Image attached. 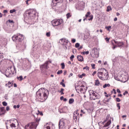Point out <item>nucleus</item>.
<instances>
[{
  "label": "nucleus",
  "instance_id": "2eb2a0df",
  "mask_svg": "<svg viewBox=\"0 0 129 129\" xmlns=\"http://www.w3.org/2000/svg\"><path fill=\"white\" fill-rule=\"evenodd\" d=\"M48 63L49 62L48 61H46L44 64H42L40 66V68L47 69V67H48Z\"/></svg>",
  "mask_w": 129,
  "mask_h": 129
},
{
  "label": "nucleus",
  "instance_id": "a19ab883",
  "mask_svg": "<svg viewBox=\"0 0 129 129\" xmlns=\"http://www.w3.org/2000/svg\"><path fill=\"white\" fill-rule=\"evenodd\" d=\"M97 49L96 48H94L92 49V51L93 53V52L95 53V51H97Z\"/></svg>",
  "mask_w": 129,
  "mask_h": 129
},
{
  "label": "nucleus",
  "instance_id": "c85d7f7f",
  "mask_svg": "<svg viewBox=\"0 0 129 129\" xmlns=\"http://www.w3.org/2000/svg\"><path fill=\"white\" fill-rule=\"evenodd\" d=\"M10 14H13V13H16V10L13 9L10 11Z\"/></svg>",
  "mask_w": 129,
  "mask_h": 129
},
{
  "label": "nucleus",
  "instance_id": "680f3d73",
  "mask_svg": "<svg viewBox=\"0 0 129 129\" xmlns=\"http://www.w3.org/2000/svg\"><path fill=\"white\" fill-rule=\"evenodd\" d=\"M117 92L118 93H120V90H119V89H117Z\"/></svg>",
  "mask_w": 129,
  "mask_h": 129
},
{
  "label": "nucleus",
  "instance_id": "f704fd0d",
  "mask_svg": "<svg viewBox=\"0 0 129 129\" xmlns=\"http://www.w3.org/2000/svg\"><path fill=\"white\" fill-rule=\"evenodd\" d=\"M67 19H69V18H70V17H71V15L70 14V13H68L67 15Z\"/></svg>",
  "mask_w": 129,
  "mask_h": 129
},
{
  "label": "nucleus",
  "instance_id": "20e7f679",
  "mask_svg": "<svg viewBox=\"0 0 129 129\" xmlns=\"http://www.w3.org/2000/svg\"><path fill=\"white\" fill-rule=\"evenodd\" d=\"M67 122L68 120L66 119H61L59 120L58 123L59 129H65L66 126H67Z\"/></svg>",
  "mask_w": 129,
  "mask_h": 129
},
{
  "label": "nucleus",
  "instance_id": "72a5a7b5",
  "mask_svg": "<svg viewBox=\"0 0 129 129\" xmlns=\"http://www.w3.org/2000/svg\"><path fill=\"white\" fill-rule=\"evenodd\" d=\"M74 114L75 115H79V113H78V111H76L74 112Z\"/></svg>",
  "mask_w": 129,
  "mask_h": 129
},
{
  "label": "nucleus",
  "instance_id": "ddd939ff",
  "mask_svg": "<svg viewBox=\"0 0 129 129\" xmlns=\"http://www.w3.org/2000/svg\"><path fill=\"white\" fill-rule=\"evenodd\" d=\"M52 2L53 6H56V5L59 4V3H62L63 0H52Z\"/></svg>",
  "mask_w": 129,
  "mask_h": 129
},
{
  "label": "nucleus",
  "instance_id": "864d4df0",
  "mask_svg": "<svg viewBox=\"0 0 129 129\" xmlns=\"http://www.w3.org/2000/svg\"><path fill=\"white\" fill-rule=\"evenodd\" d=\"M6 110L7 111H9V110H10V107L9 106L6 107Z\"/></svg>",
  "mask_w": 129,
  "mask_h": 129
},
{
  "label": "nucleus",
  "instance_id": "473e14b6",
  "mask_svg": "<svg viewBox=\"0 0 129 129\" xmlns=\"http://www.w3.org/2000/svg\"><path fill=\"white\" fill-rule=\"evenodd\" d=\"M63 91H64V89L61 88L60 92L61 95L64 94V93L63 92Z\"/></svg>",
  "mask_w": 129,
  "mask_h": 129
},
{
  "label": "nucleus",
  "instance_id": "a878e982",
  "mask_svg": "<svg viewBox=\"0 0 129 129\" xmlns=\"http://www.w3.org/2000/svg\"><path fill=\"white\" fill-rule=\"evenodd\" d=\"M17 79H19L20 81H22L23 80V76H20L19 77H17Z\"/></svg>",
  "mask_w": 129,
  "mask_h": 129
},
{
  "label": "nucleus",
  "instance_id": "1a4fd4ad",
  "mask_svg": "<svg viewBox=\"0 0 129 129\" xmlns=\"http://www.w3.org/2000/svg\"><path fill=\"white\" fill-rule=\"evenodd\" d=\"M90 99L91 100H95V99H99L100 96L97 93H95L94 91H93L92 93L90 94Z\"/></svg>",
  "mask_w": 129,
  "mask_h": 129
},
{
  "label": "nucleus",
  "instance_id": "3c124183",
  "mask_svg": "<svg viewBox=\"0 0 129 129\" xmlns=\"http://www.w3.org/2000/svg\"><path fill=\"white\" fill-rule=\"evenodd\" d=\"M14 86V84H11V86H9L8 87L9 88H11V87H13Z\"/></svg>",
  "mask_w": 129,
  "mask_h": 129
},
{
  "label": "nucleus",
  "instance_id": "79ce46f5",
  "mask_svg": "<svg viewBox=\"0 0 129 129\" xmlns=\"http://www.w3.org/2000/svg\"><path fill=\"white\" fill-rule=\"evenodd\" d=\"M83 70H85V69H86V70H89V68H88V67H86L83 68Z\"/></svg>",
  "mask_w": 129,
  "mask_h": 129
},
{
  "label": "nucleus",
  "instance_id": "c03bdc74",
  "mask_svg": "<svg viewBox=\"0 0 129 129\" xmlns=\"http://www.w3.org/2000/svg\"><path fill=\"white\" fill-rule=\"evenodd\" d=\"M110 38L106 37L105 38V40L107 41V42H109V40Z\"/></svg>",
  "mask_w": 129,
  "mask_h": 129
},
{
  "label": "nucleus",
  "instance_id": "e2e57ef3",
  "mask_svg": "<svg viewBox=\"0 0 129 129\" xmlns=\"http://www.w3.org/2000/svg\"><path fill=\"white\" fill-rule=\"evenodd\" d=\"M116 21H117V18L116 17L114 19V22H116Z\"/></svg>",
  "mask_w": 129,
  "mask_h": 129
},
{
  "label": "nucleus",
  "instance_id": "4be33fe9",
  "mask_svg": "<svg viewBox=\"0 0 129 129\" xmlns=\"http://www.w3.org/2000/svg\"><path fill=\"white\" fill-rule=\"evenodd\" d=\"M110 85L109 84H105L103 86V88H106V87H110Z\"/></svg>",
  "mask_w": 129,
  "mask_h": 129
},
{
  "label": "nucleus",
  "instance_id": "a211bd4d",
  "mask_svg": "<svg viewBox=\"0 0 129 129\" xmlns=\"http://www.w3.org/2000/svg\"><path fill=\"white\" fill-rule=\"evenodd\" d=\"M110 11H112V8H111V6H108L107 7L106 12H110Z\"/></svg>",
  "mask_w": 129,
  "mask_h": 129
},
{
  "label": "nucleus",
  "instance_id": "423d86ee",
  "mask_svg": "<svg viewBox=\"0 0 129 129\" xmlns=\"http://www.w3.org/2000/svg\"><path fill=\"white\" fill-rule=\"evenodd\" d=\"M26 14L27 17H29L30 19H32L33 18H35L36 15H37V12L35 9H30Z\"/></svg>",
  "mask_w": 129,
  "mask_h": 129
},
{
  "label": "nucleus",
  "instance_id": "f8f14e48",
  "mask_svg": "<svg viewBox=\"0 0 129 129\" xmlns=\"http://www.w3.org/2000/svg\"><path fill=\"white\" fill-rule=\"evenodd\" d=\"M82 87H84V85H82L81 86H76L75 88L77 92L78 91H83V89Z\"/></svg>",
  "mask_w": 129,
  "mask_h": 129
},
{
  "label": "nucleus",
  "instance_id": "f3484780",
  "mask_svg": "<svg viewBox=\"0 0 129 129\" xmlns=\"http://www.w3.org/2000/svg\"><path fill=\"white\" fill-rule=\"evenodd\" d=\"M77 59L78 61H80V62H82V61H83V57L81 55H78Z\"/></svg>",
  "mask_w": 129,
  "mask_h": 129
},
{
  "label": "nucleus",
  "instance_id": "37998d69",
  "mask_svg": "<svg viewBox=\"0 0 129 129\" xmlns=\"http://www.w3.org/2000/svg\"><path fill=\"white\" fill-rule=\"evenodd\" d=\"M83 53L86 54V55H88V54H89V51H85Z\"/></svg>",
  "mask_w": 129,
  "mask_h": 129
},
{
  "label": "nucleus",
  "instance_id": "aec40b11",
  "mask_svg": "<svg viewBox=\"0 0 129 129\" xmlns=\"http://www.w3.org/2000/svg\"><path fill=\"white\" fill-rule=\"evenodd\" d=\"M73 102H74V99L71 98V99H69V103L70 104H72V103H73Z\"/></svg>",
  "mask_w": 129,
  "mask_h": 129
},
{
  "label": "nucleus",
  "instance_id": "bf43d9fd",
  "mask_svg": "<svg viewBox=\"0 0 129 129\" xmlns=\"http://www.w3.org/2000/svg\"><path fill=\"white\" fill-rule=\"evenodd\" d=\"M40 113H41V112H40V110H38V113H36L37 115H38Z\"/></svg>",
  "mask_w": 129,
  "mask_h": 129
},
{
  "label": "nucleus",
  "instance_id": "9d476101",
  "mask_svg": "<svg viewBox=\"0 0 129 129\" xmlns=\"http://www.w3.org/2000/svg\"><path fill=\"white\" fill-rule=\"evenodd\" d=\"M114 42L115 44H116V45H114L113 44V47H112L113 50H114L115 48H117V47H119V48H120L121 47H122L123 46V42L121 41H116L115 40H114Z\"/></svg>",
  "mask_w": 129,
  "mask_h": 129
},
{
  "label": "nucleus",
  "instance_id": "7ed1b4c3",
  "mask_svg": "<svg viewBox=\"0 0 129 129\" xmlns=\"http://www.w3.org/2000/svg\"><path fill=\"white\" fill-rule=\"evenodd\" d=\"M41 120L40 118H36L35 122L29 123L27 125H25V129H36L37 126L39 125V122Z\"/></svg>",
  "mask_w": 129,
  "mask_h": 129
},
{
  "label": "nucleus",
  "instance_id": "a18cd8bd",
  "mask_svg": "<svg viewBox=\"0 0 129 129\" xmlns=\"http://www.w3.org/2000/svg\"><path fill=\"white\" fill-rule=\"evenodd\" d=\"M75 42H76V39H75V38H73L72 39V43H75Z\"/></svg>",
  "mask_w": 129,
  "mask_h": 129
},
{
  "label": "nucleus",
  "instance_id": "2f4dec72",
  "mask_svg": "<svg viewBox=\"0 0 129 129\" xmlns=\"http://www.w3.org/2000/svg\"><path fill=\"white\" fill-rule=\"evenodd\" d=\"M62 73H63V71H62V70L58 71L57 72V75L62 74Z\"/></svg>",
  "mask_w": 129,
  "mask_h": 129
},
{
  "label": "nucleus",
  "instance_id": "39448f33",
  "mask_svg": "<svg viewBox=\"0 0 129 129\" xmlns=\"http://www.w3.org/2000/svg\"><path fill=\"white\" fill-rule=\"evenodd\" d=\"M12 40L14 42H16V43L22 42L23 40V35L21 34L15 35L12 37Z\"/></svg>",
  "mask_w": 129,
  "mask_h": 129
},
{
  "label": "nucleus",
  "instance_id": "4468645a",
  "mask_svg": "<svg viewBox=\"0 0 129 129\" xmlns=\"http://www.w3.org/2000/svg\"><path fill=\"white\" fill-rule=\"evenodd\" d=\"M6 113V110H5V107H0V115H3Z\"/></svg>",
  "mask_w": 129,
  "mask_h": 129
},
{
  "label": "nucleus",
  "instance_id": "6ab92c4d",
  "mask_svg": "<svg viewBox=\"0 0 129 129\" xmlns=\"http://www.w3.org/2000/svg\"><path fill=\"white\" fill-rule=\"evenodd\" d=\"M99 84H100V82L98 80H96L95 82V85L96 86H99Z\"/></svg>",
  "mask_w": 129,
  "mask_h": 129
},
{
  "label": "nucleus",
  "instance_id": "774afa93",
  "mask_svg": "<svg viewBox=\"0 0 129 129\" xmlns=\"http://www.w3.org/2000/svg\"><path fill=\"white\" fill-rule=\"evenodd\" d=\"M17 84H16V83L14 84V87H17Z\"/></svg>",
  "mask_w": 129,
  "mask_h": 129
},
{
  "label": "nucleus",
  "instance_id": "bb28decb",
  "mask_svg": "<svg viewBox=\"0 0 129 129\" xmlns=\"http://www.w3.org/2000/svg\"><path fill=\"white\" fill-rule=\"evenodd\" d=\"M77 117H78V115L74 114V119L76 120V121L77 120Z\"/></svg>",
  "mask_w": 129,
  "mask_h": 129
},
{
  "label": "nucleus",
  "instance_id": "0eeeda50",
  "mask_svg": "<svg viewBox=\"0 0 129 129\" xmlns=\"http://www.w3.org/2000/svg\"><path fill=\"white\" fill-rule=\"evenodd\" d=\"M52 25L53 27H58L60 26L63 23V20L62 19H54L51 22Z\"/></svg>",
  "mask_w": 129,
  "mask_h": 129
},
{
  "label": "nucleus",
  "instance_id": "5fc2aeb1",
  "mask_svg": "<svg viewBox=\"0 0 129 129\" xmlns=\"http://www.w3.org/2000/svg\"><path fill=\"white\" fill-rule=\"evenodd\" d=\"M83 91H86V89H85V86H84V87H82Z\"/></svg>",
  "mask_w": 129,
  "mask_h": 129
},
{
  "label": "nucleus",
  "instance_id": "8fccbe9b",
  "mask_svg": "<svg viewBox=\"0 0 129 129\" xmlns=\"http://www.w3.org/2000/svg\"><path fill=\"white\" fill-rule=\"evenodd\" d=\"M71 76H73V73H70V75L68 76L69 78H70Z\"/></svg>",
  "mask_w": 129,
  "mask_h": 129
},
{
  "label": "nucleus",
  "instance_id": "9b49d317",
  "mask_svg": "<svg viewBox=\"0 0 129 129\" xmlns=\"http://www.w3.org/2000/svg\"><path fill=\"white\" fill-rule=\"evenodd\" d=\"M60 41L61 44L63 45V46H66V45L69 43V41H68L66 38H62Z\"/></svg>",
  "mask_w": 129,
  "mask_h": 129
},
{
  "label": "nucleus",
  "instance_id": "0e129e2a",
  "mask_svg": "<svg viewBox=\"0 0 129 129\" xmlns=\"http://www.w3.org/2000/svg\"><path fill=\"white\" fill-rule=\"evenodd\" d=\"M46 129H51V127L49 126H47Z\"/></svg>",
  "mask_w": 129,
  "mask_h": 129
},
{
  "label": "nucleus",
  "instance_id": "c756f323",
  "mask_svg": "<svg viewBox=\"0 0 129 129\" xmlns=\"http://www.w3.org/2000/svg\"><path fill=\"white\" fill-rule=\"evenodd\" d=\"M79 46H80V44H79V43H76L75 44L76 48H79Z\"/></svg>",
  "mask_w": 129,
  "mask_h": 129
},
{
  "label": "nucleus",
  "instance_id": "052dcab7",
  "mask_svg": "<svg viewBox=\"0 0 129 129\" xmlns=\"http://www.w3.org/2000/svg\"><path fill=\"white\" fill-rule=\"evenodd\" d=\"M67 74V71H64L63 73V75H66Z\"/></svg>",
  "mask_w": 129,
  "mask_h": 129
},
{
  "label": "nucleus",
  "instance_id": "58836bf2",
  "mask_svg": "<svg viewBox=\"0 0 129 129\" xmlns=\"http://www.w3.org/2000/svg\"><path fill=\"white\" fill-rule=\"evenodd\" d=\"M116 101H117V102H120L121 101L120 99H119V98H116Z\"/></svg>",
  "mask_w": 129,
  "mask_h": 129
},
{
  "label": "nucleus",
  "instance_id": "7c9ffc66",
  "mask_svg": "<svg viewBox=\"0 0 129 129\" xmlns=\"http://www.w3.org/2000/svg\"><path fill=\"white\" fill-rule=\"evenodd\" d=\"M86 75L85 74H82V75H79V78H83V76H85Z\"/></svg>",
  "mask_w": 129,
  "mask_h": 129
},
{
  "label": "nucleus",
  "instance_id": "e433bc0d",
  "mask_svg": "<svg viewBox=\"0 0 129 129\" xmlns=\"http://www.w3.org/2000/svg\"><path fill=\"white\" fill-rule=\"evenodd\" d=\"M116 106H117V107H118V109H120V105L119 103H117Z\"/></svg>",
  "mask_w": 129,
  "mask_h": 129
},
{
  "label": "nucleus",
  "instance_id": "412c9836",
  "mask_svg": "<svg viewBox=\"0 0 129 129\" xmlns=\"http://www.w3.org/2000/svg\"><path fill=\"white\" fill-rule=\"evenodd\" d=\"M10 126H11V127H12V128H15L17 127V126H16V124L14 123H12V124H11Z\"/></svg>",
  "mask_w": 129,
  "mask_h": 129
},
{
  "label": "nucleus",
  "instance_id": "6e6d98bb",
  "mask_svg": "<svg viewBox=\"0 0 129 129\" xmlns=\"http://www.w3.org/2000/svg\"><path fill=\"white\" fill-rule=\"evenodd\" d=\"M93 19V16L91 17L90 19H88V21H91V20Z\"/></svg>",
  "mask_w": 129,
  "mask_h": 129
},
{
  "label": "nucleus",
  "instance_id": "603ef678",
  "mask_svg": "<svg viewBox=\"0 0 129 129\" xmlns=\"http://www.w3.org/2000/svg\"><path fill=\"white\" fill-rule=\"evenodd\" d=\"M128 93V92H127V91H125V92L123 93V95H126V94H127Z\"/></svg>",
  "mask_w": 129,
  "mask_h": 129
},
{
  "label": "nucleus",
  "instance_id": "69168bd1",
  "mask_svg": "<svg viewBox=\"0 0 129 129\" xmlns=\"http://www.w3.org/2000/svg\"><path fill=\"white\" fill-rule=\"evenodd\" d=\"M81 112H82V113H85V112H84L83 110H81Z\"/></svg>",
  "mask_w": 129,
  "mask_h": 129
},
{
  "label": "nucleus",
  "instance_id": "6e6552de",
  "mask_svg": "<svg viewBox=\"0 0 129 129\" xmlns=\"http://www.w3.org/2000/svg\"><path fill=\"white\" fill-rule=\"evenodd\" d=\"M17 71L16 70V68L15 67H10L8 68V71H6V73H8V75H14L15 73H16Z\"/></svg>",
  "mask_w": 129,
  "mask_h": 129
},
{
  "label": "nucleus",
  "instance_id": "ea45409f",
  "mask_svg": "<svg viewBox=\"0 0 129 129\" xmlns=\"http://www.w3.org/2000/svg\"><path fill=\"white\" fill-rule=\"evenodd\" d=\"M91 67H92L93 69H95V64H91Z\"/></svg>",
  "mask_w": 129,
  "mask_h": 129
},
{
  "label": "nucleus",
  "instance_id": "b1692460",
  "mask_svg": "<svg viewBox=\"0 0 129 129\" xmlns=\"http://www.w3.org/2000/svg\"><path fill=\"white\" fill-rule=\"evenodd\" d=\"M91 14V13H90V12H87V14L85 15L86 18H88V17H89V16H90Z\"/></svg>",
  "mask_w": 129,
  "mask_h": 129
},
{
  "label": "nucleus",
  "instance_id": "393cba45",
  "mask_svg": "<svg viewBox=\"0 0 129 129\" xmlns=\"http://www.w3.org/2000/svg\"><path fill=\"white\" fill-rule=\"evenodd\" d=\"M105 29H106L107 31H110V29H111V26H106L105 27Z\"/></svg>",
  "mask_w": 129,
  "mask_h": 129
},
{
  "label": "nucleus",
  "instance_id": "4c0bfd02",
  "mask_svg": "<svg viewBox=\"0 0 129 129\" xmlns=\"http://www.w3.org/2000/svg\"><path fill=\"white\" fill-rule=\"evenodd\" d=\"M75 57L74 55H72L70 58L71 61H73V58Z\"/></svg>",
  "mask_w": 129,
  "mask_h": 129
},
{
  "label": "nucleus",
  "instance_id": "49530a36",
  "mask_svg": "<svg viewBox=\"0 0 129 129\" xmlns=\"http://www.w3.org/2000/svg\"><path fill=\"white\" fill-rule=\"evenodd\" d=\"M0 58L1 59L4 58V55H3V53L0 52Z\"/></svg>",
  "mask_w": 129,
  "mask_h": 129
},
{
  "label": "nucleus",
  "instance_id": "cd10ccee",
  "mask_svg": "<svg viewBox=\"0 0 129 129\" xmlns=\"http://www.w3.org/2000/svg\"><path fill=\"white\" fill-rule=\"evenodd\" d=\"M46 37H50L51 32H47L46 34Z\"/></svg>",
  "mask_w": 129,
  "mask_h": 129
},
{
  "label": "nucleus",
  "instance_id": "4d7b16f0",
  "mask_svg": "<svg viewBox=\"0 0 129 129\" xmlns=\"http://www.w3.org/2000/svg\"><path fill=\"white\" fill-rule=\"evenodd\" d=\"M113 91L114 92V94H116V91H115V89H113Z\"/></svg>",
  "mask_w": 129,
  "mask_h": 129
},
{
  "label": "nucleus",
  "instance_id": "de8ad7c7",
  "mask_svg": "<svg viewBox=\"0 0 129 129\" xmlns=\"http://www.w3.org/2000/svg\"><path fill=\"white\" fill-rule=\"evenodd\" d=\"M60 85H62L63 87H65V84L63 83V82H60Z\"/></svg>",
  "mask_w": 129,
  "mask_h": 129
},
{
  "label": "nucleus",
  "instance_id": "338daca9",
  "mask_svg": "<svg viewBox=\"0 0 129 129\" xmlns=\"http://www.w3.org/2000/svg\"><path fill=\"white\" fill-rule=\"evenodd\" d=\"M82 48H83V46H81L79 48V50H81V49H82Z\"/></svg>",
  "mask_w": 129,
  "mask_h": 129
},
{
  "label": "nucleus",
  "instance_id": "f257e3e1",
  "mask_svg": "<svg viewBox=\"0 0 129 129\" xmlns=\"http://www.w3.org/2000/svg\"><path fill=\"white\" fill-rule=\"evenodd\" d=\"M49 95V91L41 88L36 92V96L37 98L41 100V102L46 101Z\"/></svg>",
  "mask_w": 129,
  "mask_h": 129
},
{
  "label": "nucleus",
  "instance_id": "13d9d810",
  "mask_svg": "<svg viewBox=\"0 0 129 129\" xmlns=\"http://www.w3.org/2000/svg\"><path fill=\"white\" fill-rule=\"evenodd\" d=\"M95 74H96V71L93 72V73L92 74L93 76H94Z\"/></svg>",
  "mask_w": 129,
  "mask_h": 129
},
{
  "label": "nucleus",
  "instance_id": "c9c22d12",
  "mask_svg": "<svg viewBox=\"0 0 129 129\" xmlns=\"http://www.w3.org/2000/svg\"><path fill=\"white\" fill-rule=\"evenodd\" d=\"M3 105H4V106H7V105H8V103L4 101L3 102Z\"/></svg>",
  "mask_w": 129,
  "mask_h": 129
},
{
  "label": "nucleus",
  "instance_id": "5701e85b",
  "mask_svg": "<svg viewBox=\"0 0 129 129\" xmlns=\"http://www.w3.org/2000/svg\"><path fill=\"white\" fill-rule=\"evenodd\" d=\"M61 66V69H64L65 68V63H64V62H62L60 64Z\"/></svg>",
  "mask_w": 129,
  "mask_h": 129
},
{
  "label": "nucleus",
  "instance_id": "09e8293b",
  "mask_svg": "<svg viewBox=\"0 0 129 129\" xmlns=\"http://www.w3.org/2000/svg\"><path fill=\"white\" fill-rule=\"evenodd\" d=\"M114 79H115L116 80H117L118 81H119V80H120L119 79H118V77H114Z\"/></svg>",
  "mask_w": 129,
  "mask_h": 129
},
{
  "label": "nucleus",
  "instance_id": "dca6fc26",
  "mask_svg": "<svg viewBox=\"0 0 129 129\" xmlns=\"http://www.w3.org/2000/svg\"><path fill=\"white\" fill-rule=\"evenodd\" d=\"M111 123V121L109 120L107 123L103 126V128H105V127H107Z\"/></svg>",
  "mask_w": 129,
  "mask_h": 129
},
{
  "label": "nucleus",
  "instance_id": "f03ea898",
  "mask_svg": "<svg viewBox=\"0 0 129 129\" xmlns=\"http://www.w3.org/2000/svg\"><path fill=\"white\" fill-rule=\"evenodd\" d=\"M101 70H102L103 72H99V71H98V77L101 80H107L109 77L107 71L105 69H101Z\"/></svg>",
  "mask_w": 129,
  "mask_h": 129
}]
</instances>
